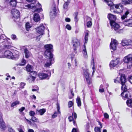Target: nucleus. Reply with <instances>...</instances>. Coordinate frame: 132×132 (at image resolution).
I'll return each instance as SVG.
<instances>
[{
    "mask_svg": "<svg viewBox=\"0 0 132 132\" xmlns=\"http://www.w3.org/2000/svg\"><path fill=\"white\" fill-rule=\"evenodd\" d=\"M44 48L45 49V55L47 57H50V59L53 58V55L52 53L53 51V45L51 44H46L44 45Z\"/></svg>",
    "mask_w": 132,
    "mask_h": 132,
    "instance_id": "obj_1",
    "label": "nucleus"
},
{
    "mask_svg": "<svg viewBox=\"0 0 132 132\" xmlns=\"http://www.w3.org/2000/svg\"><path fill=\"white\" fill-rule=\"evenodd\" d=\"M107 18L110 21V24L112 29L116 30V15L109 13L108 15Z\"/></svg>",
    "mask_w": 132,
    "mask_h": 132,
    "instance_id": "obj_2",
    "label": "nucleus"
},
{
    "mask_svg": "<svg viewBox=\"0 0 132 132\" xmlns=\"http://www.w3.org/2000/svg\"><path fill=\"white\" fill-rule=\"evenodd\" d=\"M11 13L13 15L12 18L14 21L16 22L18 20H17L20 18V12L18 10L13 9L11 10Z\"/></svg>",
    "mask_w": 132,
    "mask_h": 132,
    "instance_id": "obj_3",
    "label": "nucleus"
},
{
    "mask_svg": "<svg viewBox=\"0 0 132 132\" xmlns=\"http://www.w3.org/2000/svg\"><path fill=\"white\" fill-rule=\"evenodd\" d=\"M121 89L123 91L121 94V95L126 98H129V93L127 91V88L125 84H122Z\"/></svg>",
    "mask_w": 132,
    "mask_h": 132,
    "instance_id": "obj_4",
    "label": "nucleus"
},
{
    "mask_svg": "<svg viewBox=\"0 0 132 132\" xmlns=\"http://www.w3.org/2000/svg\"><path fill=\"white\" fill-rule=\"evenodd\" d=\"M36 29L37 30V32L40 35L36 37V39L40 36V35H42L44 34V31L45 29V27L43 24H40V26L38 27Z\"/></svg>",
    "mask_w": 132,
    "mask_h": 132,
    "instance_id": "obj_5",
    "label": "nucleus"
},
{
    "mask_svg": "<svg viewBox=\"0 0 132 132\" xmlns=\"http://www.w3.org/2000/svg\"><path fill=\"white\" fill-rule=\"evenodd\" d=\"M2 114L0 112V128L2 130H5L6 128L5 123L2 118Z\"/></svg>",
    "mask_w": 132,
    "mask_h": 132,
    "instance_id": "obj_6",
    "label": "nucleus"
},
{
    "mask_svg": "<svg viewBox=\"0 0 132 132\" xmlns=\"http://www.w3.org/2000/svg\"><path fill=\"white\" fill-rule=\"evenodd\" d=\"M122 45L123 46H132V41L130 39L126 40L124 39L122 41Z\"/></svg>",
    "mask_w": 132,
    "mask_h": 132,
    "instance_id": "obj_7",
    "label": "nucleus"
},
{
    "mask_svg": "<svg viewBox=\"0 0 132 132\" xmlns=\"http://www.w3.org/2000/svg\"><path fill=\"white\" fill-rule=\"evenodd\" d=\"M39 79L41 80L46 79L48 77V74L42 72H40L38 74Z\"/></svg>",
    "mask_w": 132,
    "mask_h": 132,
    "instance_id": "obj_8",
    "label": "nucleus"
},
{
    "mask_svg": "<svg viewBox=\"0 0 132 132\" xmlns=\"http://www.w3.org/2000/svg\"><path fill=\"white\" fill-rule=\"evenodd\" d=\"M111 40L110 47V49L113 50V51H111L112 55L113 51L116 50V40L115 39H113L112 38Z\"/></svg>",
    "mask_w": 132,
    "mask_h": 132,
    "instance_id": "obj_9",
    "label": "nucleus"
},
{
    "mask_svg": "<svg viewBox=\"0 0 132 132\" xmlns=\"http://www.w3.org/2000/svg\"><path fill=\"white\" fill-rule=\"evenodd\" d=\"M90 74L87 71L84 73V76L85 78L86 81L88 85H90L91 84V78L90 77Z\"/></svg>",
    "mask_w": 132,
    "mask_h": 132,
    "instance_id": "obj_10",
    "label": "nucleus"
},
{
    "mask_svg": "<svg viewBox=\"0 0 132 132\" xmlns=\"http://www.w3.org/2000/svg\"><path fill=\"white\" fill-rule=\"evenodd\" d=\"M123 61L125 63L132 62V54H129L124 57Z\"/></svg>",
    "mask_w": 132,
    "mask_h": 132,
    "instance_id": "obj_11",
    "label": "nucleus"
},
{
    "mask_svg": "<svg viewBox=\"0 0 132 132\" xmlns=\"http://www.w3.org/2000/svg\"><path fill=\"white\" fill-rule=\"evenodd\" d=\"M123 10V6L121 4L116 5V13H120L122 12Z\"/></svg>",
    "mask_w": 132,
    "mask_h": 132,
    "instance_id": "obj_12",
    "label": "nucleus"
},
{
    "mask_svg": "<svg viewBox=\"0 0 132 132\" xmlns=\"http://www.w3.org/2000/svg\"><path fill=\"white\" fill-rule=\"evenodd\" d=\"M86 21H87L86 26L87 28L90 27L92 25V19L91 17L88 16H86Z\"/></svg>",
    "mask_w": 132,
    "mask_h": 132,
    "instance_id": "obj_13",
    "label": "nucleus"
},
{
    "mask_svg": "<svg viewBox=\"0 0 132 132\" xmlns=\"http://www.w3.org/2000/svg\"><path fill=\"white\" fill-rule=\"evenodd\" d=\"M24 53L25 58L27 59L31 55V53L26 48H25L24 50Z\"/></svg>",
    "mask_w": 132,
    "mask_h": 132,
    "instance_id": "obj_14",
    "label": "nucleus"
},
{
    "mask_svg": "<svg viewBox=\"0 0 132 132\" xmlns=\"http://www.w3.org/2000/svg\"><path fill=\"white\" fill-rule=\"evenodd\" d=\"M4 55L6 58L10 59L12 55V53L9 50H6L4 53Z\"/></svg>",
    "mask_w": 132,
    "mask_h": 132,
    "instance_id": "obj_15",
    "label": "nucleus"
},
{
    "mask_svg": "<svg viewBox=\"0 0 132 132\" xmlns=\"http://www.w3.org/2000/svg\"><path fill=\"white\" fill-rule=\"evenodd\" d=\"M80 45V43L79 42H75L73 44V50L75 52H76V53H77L76 51L77 48H78Z\"/></svg>",
    "mask_w": 132,
    "mask_h": 132,
    "instance_id": "obj_16",
    "label": "nucleus"
},
{
    "mask_svg": "<svg viewBox=\"0 0 132 132\" xmlns=\"http://www.w3.org/2000/svg\"><path fill=\"white\" fill-rule=\"evenodd\" d=\"M33 19L36 22L39 21L40 19L39 14L38 13H35L33 16Z\"/></svg>",
    "mask_w": 132,
    "mask_h": 132,
    "instance_id": "obj_17",
    "label": "nucleus"
},
{
    "mask_svg": "<svg viewBox=\"0 0 132 132\" xmlns=\"http://www.w3.org/2000/svg\"><path fill=\"white\" fill-rule=\"evenodd\" d=\"M120 80L121 82V84H125L126 81V77L124 74H121L120 76Z\"/></svg>",
    "mask_w": 132,
    "mask_h": 132,
    "instance_id": "obj_18",
    "label": "nucleus"
},
{
    "mask_svg": "<svg viewBox=\"0 0 132 132\" xmlns=\"http://www.w3.org/2000/svg\"><path fill=\"white\" fill-rule=\"evenodd\" d=\"M46 111V109L44 108L40 109L39 110H37L36 111V114H40V115H42Z\"/></svg>",
    "mask_w": 132,
    "mask_h": 132,
    "instance_id": "obj_19",
    "label": "nucleus"
},
{
    "mask_svg": "<svg viewBox=\"0 0 132 132\" xmlns=\"http://www.w3.org/2000/svg\"><path fill=\"white\" fill-rule=\"evenodd\" d=\"M18 54L16 53H12V56H11V58L10 59H11L14 60H17L19 59V55L18 54V53L16 52Z\"/></svg>",
    "mask_w": 132,
    "mask_h": 132,
    "instance_id": "obj_20",
    "label": "nucleus"
},
{
    "mask_svg": "<svg viewBox=\"0 0 132 132\" xmlns=\"http://www.w3.org/2000/svg\"><path fill=\"white\" fill-rule=\"evenodd\" d=\"M125 23L126 26L130 27H132V19H129L126 20Z\"/></svg>",
    "mask_w": 132,
    "mask_h": 132,
    "instance_id": "obj_21",
    "label": "nucleus"
},
{
    "mask_svg": "<svg viewBox=\"0 0 132 132\" xmlns=\"http://www.w3.org/2000/svg\"><path fill=\"white\" fill-rule=\"evenodd\" d=\"M110 67V69L111 70L114 69V67L116 66V63H115V61L114 60L111 61L109 64Z\"/></svg>",
    "mask_w": 132,
    "mask_h": 132,
    "instance_id": "obj_22",
    "label": "nucleus"
},
{
    "mask_svg": "<svg viewBox=\"0 0 132 132\" xmlns=\"http://www.w3.org/2000/svg\"><path fill=\"white\" fill-rule=\"evenodd\" d=\"M129 10H127L126 11L125 13L124 14L122 15L121 16V18L122 20H124L126 18L128 15L129 14Z\"/></svg>",
    "mask_w": 132,
    "mask_h": 132,
    "instance_id": "obj_23",
    "label": "nucleus"
},
{
    "mask_svg": "<svg viewBox=\"0 0 132 132\" xmlns=\"http://www.w3.org/2000/svg\"><path fill=\"white\" fill-rule=\"evenodd\" d=\"M26 70L28 72H31L33 69L31 65L30 64H28L27 65L26 67Z\"/></svg>",
    "mask_w": 132,
    "mask_h": 132,
    "instance_id": "obj_24",
    "label": "nucleus"
},
{
    "mask_svg": "<svg viewBox=\"0 0 132 132\" xmlns=\"http://www.w3.org/2000/svg\"><path fill=\"white\" fill-rule=\"evenodd\" d=\"M83 46L84 48L82 50V53L84 56L85 57H87V54L86 48V46L85 44L83 45Z\"/></svg>",
    "mask_w": 132,
    "mask_h": 132,
    "instance_id": "obj_25",
    "label": "nucleus"
},
{
    "mask_svg": "<svg viewBox=\"0 0 132 132\" xmlns=\"http://www.w3.org/2000/svg\"><path fill=\"white\" fill-rule=\"evenodd\" d=\"M32 4H28L24 6V8L26 9H32L34 8H36V6H35L31 5Z\"/></svg>",
    "mask_w": 132,
    "mask_h": 132,
    "instance_id": "obj_26",
    "label": "nucleus"
},
{
    "mask_svg": "<svg viewBox=\"0 0 132 132\" xmlns=\"http://www.w3.org/2000/svg\"><path fill=\"white\" fill-rule=\"evenodd\" d=\"M49 57V59L50 60L49 62H47L45 64V67H48L49 66H51L52 65V60L53 58H52L50 59V57Z\"/></svg>",
    "mask_w": 132,
    "mask_h": 132,
    "instance_id": "obj_27",
    "label": "nucleus"
},
{
    "mask_svg": "<svg viewBox=\"0 0 132 132\" xmlns=\"http://www.w3.org/2000/svg\"><path fill=\"white\" fill-rule=\"evenodd\" d=\"M76 102L77 104L78 107H80L81 106V101L80 98L79 97H78L76 99Z\"/></svg>",
    "mask_w": 132,
    "mask_h": 132,
    "instance_id": "obj_28",
    "label": "nucleus"
},
{
    "mask_svg": "<svg viewBox=\"0 0 132 132\" xmlns=\"http://www.w3.org/2000/svg\"><path fill=\"white\" fill-rule=\"evenodd\" d=\"M9 3L10 5L13 7L15 6L16 5V0H11Z\"/></svg>",
    "mask_w": 132,
    "mask_h": 132,
    "instance_id": "obj_29",
    "label": "nucleus"
},
{
    "mask_svg": "<svg viewBox=\"0 0 132 132\" xmlns=\"http://www.w3.org/2000/svg\"><path fill=\"white\" fill-rule=\"evenodd\" d=\"M104 1L106 2L108 6L110 7L113 6V5H115L111 1L108 0H104Z\"/></svg>",
    "mask_w": 132,
    "mask_h": 132,
    "instance_id": "obj_30",
    "label": "nucleus"
},
{
    "mask_svg": "<svg viewBox=\"0 0 132 132\" xmlns=\"http://www.w3.org/2000/svg\"><path fill=\"white\" fill-rule=\"evenodd\" d=\"M110 11L113 13H116V4L113 5L112 6L110 7Z\"/></svg>",
    "mask_w": 132,
    "mask_h": 132,
    "instance_id": "obj_31",
    "label": "nucleus"
},
{
    "mask_svg": "<svg viewBox=\"0 0 132 132\" xmlns=\"http://www.w3.org/2000/svg\"><path fill=\"white\" fill-rule=\"evenodd\" d=\"M127 105L131 108H132V100L130 99L127 100L126 102Z\"/></svg>",
    "mask_w": 132,
    "mask_h": 132,
    "instance_id": "obj_32",
    "label": "nucleus"
},
{
    "mask_svg": "<svg viewBox=\"0 0 132 132\" xmlns=\"http://www.w3.org/2000/svg\"><path fill=\"white\" fill-rule=\"evenodd\" d=\"M88 35L89 34L88 32H87L86 33L84 37V39L85 40L84 44H85V43H87V42L88 38Z\"/></svg>",
    "mask_w": 132,
    "mask_h": 132,
    "instance_id": "obj_33",
    "label": "nucleus"
},
{
    "mask_svg": "<svg viewBox=\"0 0 132 132\" xmlns=\"http://www.w3.org/2000/svg\"><path fill=\"white\" fill-rule=\"evenodd\" d=\"M19 101H16L13 102L11 104V107H13L17 104H19Z\"/></svg>",
    "mask_w": 132,
    "mask_h": 132,
    "instance_id": "obj_34",
    "label": "nucleus"
},
{
    "mask_svg": "<svg viewBox=\"0 0 132 132\" xmlns=\"http://www.w3.org/2000/svg\"><path fill=\"white\" fill-rule=\"evenodd\" d=\"M11 43H10V44L9 45H5L4 46V48H7L8 49H11L12 48V46L11 44Z\"/></svg>",
    "mask_w": 132,
    "mask_h": 132,
    "instance_id": "obj_35",
    "label": "nucleus"
},
{
    "mask_svg": "<svg viewBox=\"0 0 132 132\" xmlns=\"http://www.w3.org/2000/svg\"><path fill=\"white\" fill-rule=\"evenodd\" d=\"M26 63V61L24 59H22L21 61V63L19 64V65L21 66L24 65Z\"/></svg>",
    "mask_w": 132,
    "mask_h": 132,
    "instance_id": "obj_36",
    "label": "nucleus"
},
{
    "mask_svg": "<svg viewBox=\"0 0 132 132\" xmlns=\"http://www.w3.org/2000/svg\"><path fill=\"white\" fill-rule=\"evenodd\" d=\"M94 131L95 132H101V128L97 127H95L94 129Z\"/></svg>",
    "mask_w": 132,
    "mask_h": 132,
    "instance_id": "obj_37",
    "label": "nucleus"
},
{
    "mask_svg": "<svg viewBox=\"0 0 132 132\" xmlns=\"http://www.w3.org/2000/svg\"><path fill=\"white\" fill-rule=\"evenodd\" d=\"M73 105V103L72 101H69L68 103V106L69 108L71 107Z\"/></svg>",
    "mask_w": 132,
    "mask_h": 132,
    "instance_id": "obj_38",
    "label": "nucleus"
},
{
    "mask_svg": "<svg viewBox=\"0 0 132 132\" xmlns=\"http://www.w3.org/2000/svg\"><path fill=\"white\" fill-rule=\"evenodd\" d=\"M69 3L68 2H65L63 5V8L64 9H67L68 8L69 5Z\"/></svg>",
    "mask_w": 132,
    "mask_h": 132,
    "instance_id": "obj_39",
    "label": "nucleus"
},
{
    "mask_svg": "<svg viewBox=\"0 0 132 132\" xmlns=\"http://www.w3.org/2000/svg\"><path fill=\"white\" fill-rule=\"evenodd\" d=\"M26 85V84L24 82H21L19 88L22 89L24 88V86Z\"/></svg>",
    "mask_w": 132,
    "mask_h": 132,
    "instance_id": "obj_40",
    "label": "nucleus"
},
{
    "mask_svg": "<svg viewBox=\"0 0 132 132\" xmlns=\"http://www.w3.org/2000/svg\"><path fill=\"white\" fill-rule=\"evenodd\" d=\"M121 63V61L120 58H118L116 59V63H117V65H119Z\"/></svg>",
    "mask_w": 132,
    "mask_h": 132,
    "instance_id": "obj_41",
    "label": "nucleus"
},
{
    "mask_svg": "<svg viewBox=\"0 0 132 132\" xmlns=\"http://www.w3.org/2000/svg\"><path fill=\"white\" fill-rule=\"evenodd\" d=\"M123 31L122 29H116V32L118 34H120L123 32Z\"/></svg>",
    "mask_w": 132,
    "mask_h": 132,
    "instance_id": "obj_42",
    "label": "nucleus"
},
{
    "mask_svg": "<svg viewBox=\"0 0 132 132\" xmlns=\"http://www.w3.org/2000/svg\"><path fill=\"white\" fill-rule=\"evenodd\" d=\"M72 115L74 120L76 119L77 118V115L76 112H74L72 113Z\"/></svg>",
    "mask_w": 132,
    "mask_h": 132,
    "instance_id": "obj_43",
    "label": "nucleus"
},
{
    "mask_svg": "<svg viewBox=\"0 0 132 132\" xmlns=\"http://www.w3.org/2000/svg\"><path fill=\"white\" fill-rule=\"evenodd\" d=\"M29 115L32 117H33L35 115V112L32 111H31L29 112Z\"/></svg>",
    "mask_w": 132,
    "mask_h": 132,
    "instance_id": "obj_44",
    "label": "nucleus"
},
{
    "mask_svg": "<svg viewBox=\"0 0 132 132\" xmlns=\"http://www.w3.org/2000/svg\"><path fill=\"white\" fill-rule=\"evenodd\" d=\"M127 63H128L127 65L128 68L129 69L131 68L132 66V62H129Z\"/></svg>",
    "mask_w": 132,
    "mask_h": 132,
    "instance_id": "obj_45",
    "label": "nucleus"
},
{
    "mask_svg": "<svg viewBox=\"0 0 132 132\" xmlns=\"http://www.w3.org/2000/svg\"><path fill=\"white\" fill-rule=\"evenodd\" d=\"M53 14L54 15H56L57 13V10H56L55 7H54L53 9Z\"/></svg>",
    "mask_w": 132,
    "mask_h": 132,
    "instance_id": "obj_46",
    "label": "nucleus"
},
{
    "mask_svg": "<svg viewBox=\"0 0 132 132\" xmlns=\"http://www.w3.org/2000/svg\"><path fill=\"white\" fill-rule=\"evenodd\" d=\"M132 3V0H126L125 4H131Z\"/></svg>",
    "mask_w": 132,
    "mask_h": 132,
    "instance_id": "obj_47",
    "label": "nucleus"
},
{
    "mask_svg": "<svg viewBox=\"0 0 132 132\" xmlns=\"http://www.w3.org/2000/svg\"><path fill=\"white\" fill-rule=\"evenodd\" d=\"M66 28L68 30H70L71 29V27L69 24H67L66 26Z\"/></svg>",
    "mask_w": 132,
    "mask_h": 132,
    "instance_id": "obj_48",
    "label": "nucleus"
},
{
    "mask_svg": "<svg viewBox=\"0 0 132 132\" xmlns=\"http://www.w3.org/2000/svg\"><path fill=\"white\" fill-rule=\"evenodd\" d=\"M31 120L32 121L36 122L38 119L35 117H32L31 118Z\"/></svg>",
    "mask_w": 132,
    "mask_h": 132,
    "instance_id": "obj_49",
    "label": "nucleus"
},
{
    "mask_svg": "<svg viewBox=\"0 0 132 132\" xmlns=\"http://www.w3.org/2000/svg\"><path fill=\"white\" fill-rule=\"evenodd\" d=\"M68 119L70 122H71L72 121L74 120L73 117L72 116H69L68 118Z\"/></svg>",
    "mask_w": 132,
    "mask_h": 132,
    "instance_id": "obj_50",
    "label": "nucleus"
},
{
    "mask_svg": "<svg viewBox=\"0 0 132 132\" xmlns=\"http://www.w3.org/2000/svg\"><path fill=\"white\" fill-rule=\"evenodd\" d=\"M122 23H120L119 24H118L116 23V29H118L119 28L120 29V28H121V27L120 26V24Z\"/></svg>",
    "mask_w": 132,
    "mask_h": 132,
    "instance_id": "obj_51",
    "label": "nucleus"
},
{
    "mask_svg": "<svg viewBox=\"0 0 132 132\" xmlns=\"http://www.w3.org/2000/svg\"><path fill=\"white\" fill-rule=\"evenodd\" d=\"M57 113L55 111L54 112V114L52 115V118H55L57 116Z\"/></svg>",
    "mask_w": 132,
    "mask_h": 132,
    "instance_id": "obj_52",
    "label": "nucleus"
},
{
    "mask_svg": "<svg viewBox=\"0 0 132 132\" xmlns=\"http://www.w3.org/2000/svg\"><path fill=\"white\" fill-rule=\"evenodd\" d=\"M26 29H29L31 28V26L29 25V22H27L26 24Z\"/></svg>",
    "mask_w": 132,
    "mask_h": 132,
    "instance_id": "obj_53",
    "label": "nucleus"
},
{
    "mask_svg": "<svg viewBox=\"0 0 132 132\" xmlns=\"http://www.w3.org/2000/svg\"><path fill=\"white\" fill-rule=\"evenodd\" d=\"M25 109L24 107H22L20 109H19V111L20 113H21Z\"/></svg>",
    "mask_w": 132,
    "mask_h": 132,
    "instance_id": "obj_54",
    "label": "nucleus"
},
{
    "mask_svg": "<svg viewBox=\"0 0 132 132\" xmlns=\"http://www.w3.org/2000/svg\"><path fill=\"white\" fill-rule=\"evenodd\" d=\"M35 11L38 12H39L42 11V9L41 7L39 8H37L35 10Z\"/></svg>",
    "mask_w": 132,
    "mask_h": 132,
    "instance_id": "obj_55",
    "label": "nucleus"
},
{
    "mask_svg": "<svg viewBox=\"0 0 132 132\" xmlns=\"http://www.w3.org/2000/svg\"><path fill=\"white\" fill-rule=\"evenodd\" d=\"M69 55L70 56V58L71 59V61H72L75 57V55L73 53H72L70 54Z\"/></svg>",
    "mask_w": 132,
    "mask_h": 132,
    "instance_id": "obj_56",
    "label": "nucleus"
},
{
    "mask_svg": "<svg viewBox=\"0 0 132 132\" xmlns=\"http://www.w3.org/2000/svg\"><path fill=\"white\" fill-rule=\"evenodd\" d=\"M8 131L9 132H15V131L11 127H9V128Z\"/></svg>",
    "mask_w": 132,
    "mask_h": 132,
    "instance_id": "obj_57",
    "label": "nucleus"
},
{
    "mask_svg": "<svg viewBox=\"0 0 132 132\" xmlns=\"http://www.w3.org/2000/svg\"><path fill=\"white\" fill-rule=\"evenodd\" d=\"M57 110L58 113L59 114L61 113V112L60 111V106L58 104H57Z\"/></svg>",
    "mask_w": 132,
    "mask_h": 132,
    "instance_id": "obj_58",
    "label": "nucleus"
},
{
    "mask_svg": "<svg viewBox=\"0 0 132 132\" xmlns=\"http://www.w3.org/2000/svg\"><path fill=\"white\" fill-rule=\"evenodd\" d=\"M104 117L106 119H108L109 118V115L107 113H105L104 114Z\"/></svg>",
    "mask_w": 132,
    "mask_h": 132,
    "instance_id": "obj_59",
    "label": "nucleus"
},
{
    "mask_svg": "<svg viewBox=\"0 0 132 132\" xmlns=\"http://www.w3.org/2000/svg\"><path fill=\"white\" fill-rule=\"evenodd\" d=\"M11 38L13 39H15L16 38V36L14 34H12L11 36Z\"/></svg>",
    "mask_w": 132,
    "mask_h": 132,
    "instance_id": "obj_60",
    "label": "nucleus"
},
{
    "mask_svg": "<svg viewBox=\"0 0 132 132\" xmlns=\"http://www.w3.org/2000/svg\"><path fill=\"white\" fill-rule=\"evenodd\" d=\"M128 80L132 84V76L129 77L128 78Z\"/></svg>",
    "mask_w": 132,
    "mask_h": 132,
    "instance_id": "obj_61",
    "label": "nucleus"
},
{
    "mask_svg": "<svg viewBox=\"0 0 132 132\" xmlns=\"http://www.w3.org/2000/svg\"><path fill=\"white\" fill-rule=\"evenodd\" d=\"M65 21L67 22H69L71 21L70 19L68 18H67L65 19Z\"/></svg>",
    "mask_w": 132,
    "mask_h": 132,
    "instance_id": "obj_62",
    "label": "nucleus"
},
{
    "mask_svg": "<svg viewBox=\"0 0 132 132\" xmlns=\"http://www.w3.org/2000/svg\"><path fill=\"white\" fill-rule=\"evenodd\" d=\"M98 125H100V126L99 127H100V128H102L103 126L102 125L101 122L100 121H98Z\"/></svg>",
    "mask_w": 132,
    "mask_h": 132,
    "instance_id": "obj_63",
    "label": "nucleus"
},
{
    "mask_svg": "<svg viewBox=\"0 0 132 132\" xmlns=\"http://www.w3.org/2000/svg\"><path fill=\"white\" fill-rule=\"evenodd\" d=\"M77 129L75 128H73L71 132H77Z\"/></svg>",
    "mask_w": 132,
    "mask_h": 132,
    "instance_id": "obj_64",
    "label": "nucleus"
}]
</instances>
